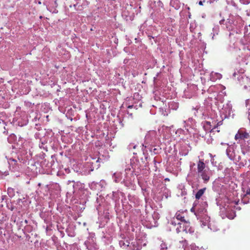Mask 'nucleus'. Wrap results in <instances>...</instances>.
Instances as JSON below:
<instances>
[{
  "label": "nucleus",
  "mask_w": 250,
  "mask_h": 250,
  "mask_svg": "<svg viewBox=\"0 0 250 250\" xmlns=\"http://www.w3.org/2000/svg\"><path fill=\"white\" fill-rule=\"evenodd\" d=\"M129 243L128 241H126V243H125L124 241H120V244L121 246H128Z\"/></svg>",
  "instance_id": "f8f14e48"
},
{
  "label": "nucleus",
  "mask_w": 250,
  "mask_h": 250,
  "mask_svg": "<svg viewBox=\"0 0 250 250\" xmlns=\"http://www.w3.org/2000/svg\"><path fill=\"white\" fill-rule=\"evenodd\" d=\"M161 250H167V245L165 243H162L161 244Z\"/></svg>",
  "instance_id": "9b49d317"
},
{
  "label": "nucleus",
  "mask_w": 250,
  "mask_h": 250,
  "mask_svg": "<svg viewBox=\"0 0 250 250\" xmlns=\"http://www.w3.org/2000/svg\"><path fill=\"white\" fill-rule=\"evenodd\" d=\"M204 209H201V210H199V209H198V211H197V212H198V213L201 212H203V211H204Z\"/></svg>",
  "instance_id": "f3484780"
},
{
  "label": "nucleus",
  "mask_w": 250,
  "mask_h": 250,
  "mask_svg": "<svg viewBox=\"0 0 250 250\" xmlns=\"http://www.w3.org/2000/svg\"><path fill=\"white\" fill-rule=\"evenodd\" d=\"M236 72H234V73L233 74V76H234V77H236Z\"/></svg>",
  "instance_id": "aec40b11"
},
{
  "label": "nucleus",
  "mask_w": 250,
  "mask_h": 250,
  "mask_svg": "<svg viewBox=\"0 0 250 250\" xmlns=\"http://www.w3.org/2000/svg\"><path fill=\"white\" fill-rule=\"evenodd\" d=\"M246 192L245 195L250 194V188H248L246 189V191H244Z\"/></svg>",
  "instance_id": "4468645a"
},
{
  "label": "nucleus",
  "mask_w": 250,
  "mask_h": 250,
  "mask_svg": "<svg viewBox=\"0 0 250 250\" xmlns=\"http://www.w3.org/2000/svg\"><path fill=\"white\" fill-rule=\"evenodd\" d=\"M185 212L182 211L178 210L176 212L175 214L174 217L178 220L182 222V223H184L187 221L185 219Z\"/></svg>",
  "instance_id": "20e7f679"
},
{
  "label": "nucleus",
  "mask_w": 250,
  "mask_h": 250,
  "mask_svg": "<svg viewBox=\"0 0 250 250\" xmlns=\"http://www.w3.org/2000/svg\"><path fill=\"white\" fill-rule=\"evenodd\" d=\"M206 124L208 125H210V123L209 122H206Z\"/></svg>",
  "instance_id": "a211bd4d"
},
{
  "label": "nucleus",
  "mask_w": 250,
  "mask_h": 250,
  "mask_svg": "<svg viewBox=\"0 0 250 250\" xmlns=\"http://www.w3.org/2000/svg\"><path fill=\"white\" fill-rule=\"evenodd\" d=\"M239 83L246 89L250 87V79L246 76H241L239 78Z\"/></svg>",
  "instance_id": "7ed1b4c3"
},
{
  "label": "nucleus",
  "mask_w": 250,
  "mask_h": 250,
  "mask_svg": "<svg viewBox=\"0 0 250 250\" xmlns=\"http://www.w3.org/2000/svg\"><path fill=\"white\" fill-rule=\"evenodd\" d=\"M206 190V188L199 189L195 194V198L199 200L204 194Z\"/></svg>",
  "instance_id": "423d86ee"
},
{
  "label": "nucleus",
  "mask_w": 250,
  "mask_h": 250,
  "mask_svg": "<svg viewBox=\"0 0 250 250\" xmlns=\"http://www.w3.org/2000/svg\"><path fill=\"white\" fill-rule=\"evenodd\" d=\"M205 0H204L203 1H200L199 2V4L200 5H203V2H205Z\"/></svg>",
  "instance_id": "dca6fc26"
},
{
  "label": "nucleus",
  "mask_w": 250,
  "mask_h": 250,
  "mask_svg": "<svg viewBox=\"0 0 250 250\" xmlns=\"http://www.w3.org/2000/svg\"><path fill=\"white\" fill-rule=\"evenodd\" d=\"M223 21H223V20H222V21H220V23L221 24L222 23H223Z\"/></svg>",
  "instance_id": "412c9836"
},
{
  "label": "nucleus",
  "mask_w": 250,
  "mask_h": 250,
  "mask_svg": "<svg viewBox=\"0 0 250 250\" xmlns=\"http://www.w3.org/2000/svg\"><path fill=\"white\" fill-rule=\"evenodd\" d=\"M239 202V200H234L230 203V206L231 207H232L233 208H235L236 209H238L239 210L240 209V207H236V206L238 204Z\"/></svg>",
  "instance_id": "6e6552de"
},
{
  "label": "nucleus",
  "mask_w": 250,
  "mask_h": 250,
  "mask_svg": "<svg viewBox=\"0 0 250 250\" xmlns=\"http://www.w3.org/2000/svg\"><path fill=\"white\" fill-rule=\"evenodd\" d=\"M223 124V121H219L217 123L216 125L212 128L211 129L210 132H212L214 131V129H215L216 128H217L219 126L222 125Z\"/></svg>",
  "instance_id": "1a4fd4ad"
},
{
  "label": "nucleus",
  "mask_w": 250,
  "mask_h": 250,
  "mask_svg": "<svg viewBox=\"0 0 250 250\" xmlns=\"http://www.w3.org/2000/svg\"><path fill=\"white\" fill-rule=\"evenodd\" d=\"M223 21H223V20H222V21H220V23L221 24L222 23H223Z\"/></svg>",
  "instance_id": "4be33fe9"
},
{
  "label": "nucleus",
  "mask_w": 250,
  "mask_h": 250,
  "mask_svg": "<svg viewBox=\"0 0 250 250\" xmlns=\"http://www.w3.org/2000/svg\"><path fill=\"white\" fill-rule=\"evenodd\" d=\"M183 229L182 231L186 232V230L188 229L191 226L190 225V223L188 221L185 222L184 223H182Z\"/></svg>",
  "instance_id": "0eeeda50"
},
{
  "label": "nucleus",
  "mask_w": 250,
  "mask_h": 250,
  "mask_svg": "<svg viewBox=\"0 0 250 250\" xmlns=\"http://www.w3.org/2000/svg\"><path fill=\"white\" fill-rule=\"evenodd\" d=\"M234 139L237 142V143L241 144L246 141L247 142L249 141L250 140V135L246 130L240 129L235 134Z\"/></svg>",
  "instance_id": "f03ea898"
},
{
  "label": "nucleus",
  "mask_w": 250,
  "mask_h": 250,
  "mask_svg": "<svg viewBox=\"0 0 250 250\" xmlns=\"http://www.w3.org/2000/svg\"><path fill=\"white\" fill-rule=\"evenodd\" d=\"M165 180H167V181L169 180V179H167V178H166V179H165Z\"/></svg>",
  "instance_id": "b1692460"
},
{
  "label": "nucleus",
  "mask_w": 250,
  "mask_h": 250,
  "mask_svg": "<svg viewBox=\"0 0 250 250\" xmlns=\"http://www.w3.org/2000/svg\"><path fill=\"white\" fill-rule=\"evenodd\" d=\"M206 165L203 160H199L197 163V173L203 180L205 183H207L209 180L211 175V172L208 169H205Z\"/></svg>",
  "instance_id": "f257e3e1"
},
{
  "label": "nucleus",
  "mask_w": 250,
  "mask_h": 250,
  "mask_svg": "<svg viewBox=\"0 0 250 250\" xmlns=\"http://www.w3.org/2000/svg\"><path fill=\"white\" fill-rule=\"evenodd\" d=\"M165 180H167V181L169 180V179H167V178H166V179H165Z\"/></svg>",
  "instance_id": "393cba45"
},
{
  "label": "nucleus",
  "mask_w": 250,
  "mask_h": 250,
  "mask_svg": "<svg viewBox=\"0 0 250 250\" xmlns=\"http://www.w3.org/2000/svg\"><path fill=\"white\" fill-rule=\"evenodd\" d=\"M136 146H133V148H134V149L136 148Z\"/></svg>",
  "instance_id": "5701e85b"
},
{
  "label": "nucleus",
  "mask_w": 250,
  "mask_h": 250,
  "mask_svg": "<svg viewBox=\"0 0 250 250\" xmlns=\"http://www.w3.org/2000/svg\"><path fill=\"white\" fill-rule=\"evenodd\" d=\"M196 208V205H194V206L191 208L190 211L191 212H194V214L197 215V213L195 212V209Z\"/></svg>",
  "instance_id": "ddd939ff"
},
{
  "label": "nucleus",
  "mask_w": 250,
  "mask_h": 250,
  "mask_svg": "<svg viewBox=\"0 0 250 250\" xmlns=\"http://www.w3.org/2000/svg\"><path fill=\"white\" fill-rule=\"evenodd\" d=\"M194 229L193 228H192L191 227H190V228H188V229L186 230V231L185 232L186 233H192L193 232H194Z\"/></svg>",
  "instance_id": "9d476101"
},
{
  "label": "nucleus",
  "mask_w": 250,
  "mask_h": 250,
  "mask_svg": "<svg viewBox=\"0 0 250 250\" xmlns=\"http://www.w3.org/2000/svg\"><path fill=\"white\" fill-rule=\"evenodd\" d=\"M246 104L248 105L249 104L250 105V100H248L246 102ZM249 114H250V107H249Z\"/></svg>",
  "instance_id": "2eb2a0df"
},
{
  "label": "nucleus",
  "mask_w": 250,
  "mask_h": 250,
  "mask_svg": "<svg viewBox=\"0 0 250 250\" xmlns=\"http://www.w3.org/2000/svg\"><path fill=\"white\" fill-rule=\"evenodd\" d=\"M132 107H133V105H129V106H128V108H132Z\"/></svg>",
  "instance_id": "6ab92c4d"
},
{
  "label": "nucleus",
  "mask_w": 250,
  "mask_h": 250,
  "mask_svg": "<svg viewBox=\"0 0 250 250\" xmlns=\"http://www.w3.org/2000/svg\"><path fill=\"white\" fill-rule=\"evenodd\" d=\"M175 219H176L174 217H173L172 218V219L170 221V224L171 225H172L173 226H176L177 225H179L180 226V228H177L176 229V230H177V232L179 233L180 232H181L182 230L180 229L182 228V223H180V222H177L175 220Z\"/></svg>",
  "instance_id": "39448f33"
}]
</instances>
